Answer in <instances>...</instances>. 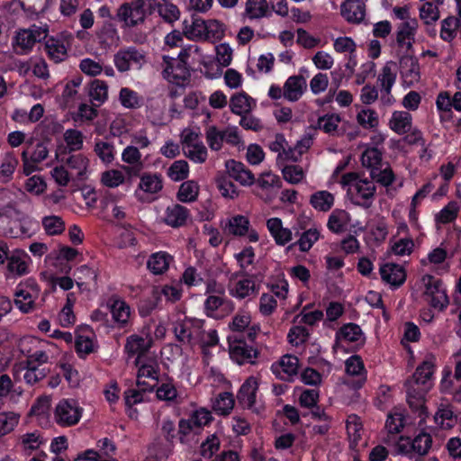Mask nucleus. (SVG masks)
Here are the masks:
<instances>
[{"mask_svg": "<svg viewBox=\"0 0 461 461\" xmlns=\"http://www.w3.org/2000/svg\"><path fill=\"white\" fill-rule=\"evenodd\" d=\"M433 374L434 364L425 360L404 384L408 404L413 411H419L420 417L425 414V395L432 387Z\"/></svg>", "mask_w": 461, "mask_h": 461, "instance_id": "f257e3e1", "label": "nucleus"}, {"mask_svg": "<svg viewBox=\"0 0 461 461\" xmlns=\"http://www.w3.org/2000/svg\"><path fill=\"white\" fill-rule=\"evenodd\" d=\"M40 287L32 278H28L20 283L14 293V303L18 309L24 312H30L35 309V300L40 295Z\"/></svg>", "mask_w": 461, "mask_h": 461, "instance_id": "f03ea898", "label": "nucleus"}, {"mask_svg": "<svg viewBox=\"0 0 461 461\" xmlns=\"http://www.w3.org/2000/svg\"><path fill=\"white\" fill-rule=\"evenodd\" d=\"M146 62L145 52L132 46L120 49L113 55L114 66L121 73L128 72L134 68L140 69Z\"/></svg>", "mask_w": 461, "mask_h": 461, "instance_id": "7ed1b4c3", "label": "nucleus"}, {"mask_svg": "<svg viewBox=\"0 0 461 461\" xmlns=\"http://www.w3.org/2000/svg\"><path fill=\"white\" fill-rule=\"evenodd\" d=\"M82 411L74 399H62L55 407L54 420L60 427H71L79 422Z\"/></svg>", "mask_w": 461, "mask_h": 461, "instance_id": "20e7f679", "label": "nucleus"}, {"mask_svg": "<svg viewBox=\"0 0 461 461\" xmlns=\"http://www.w3.org/2000/svg\"><path fill=\"white\" fill-rule=\"evenodd\" d=\"M432 446L431 436L424 431L419 433L412 440L409 437H400L395 445L397 454L409 455L416 452L420 456H425Z\"/></svg>", "mask_w": 461, "mask_h": 461, "instance_id": "39448f33", "label": "nucleus"}, {"mask_svg": "<svg viewBox=\"0 0 461 461\" xmlns=\"http://www.w3.org/2000/svg\"><path fill=\"white\" fill-rule=\"evenodd\" d=\"M162 75L165 79L177 86L184 85L190 77V71L185 61H177L169 56H163Z\"/></svg>", "mask_w": 461, "mask_h": 461, "instance_id": "423d86ee", "label": "nucleus"}, {"mask_svg": "<svg viewBox=\"0 0 461 461\" xmlns=\"http://www.w3.org/2000/svg\"><path fill=\"white\" fill-rule=\"evenodd\" d=\"M222 229L226 234L233 236H244L248 234V239L250 242H257L259 239L258 232L255 230H249V220L243 215H234L229 218L223 224Z\"/></svg>", "mask_w": 461, "mask_h": 461, "instance_id": "0eeeda50", "label": "nucleus"}, {"mask_svg": "<svg viewBox=\"0 0 461 461\" xmlns=\"http://www.w3.org/2000/svg\"><path fill=\"white\" fill-rule=\"evenodd\" d=\"M14 377L16 381L23 380L28 385H34L46 377L47 370L40 368L38 365L22 361L13 367Z\"/></svg>", "mask_w": 461, "mask_h": 461, "instance_id": "6e6552de", "label": "nucleus"}, {"mask_svg": "<svg viewBox=\"0 0 461 461\" xmlns=\"http://www.w3.org/2000/svg\"><path fill=\"white\" fill-rule=\"evenodd\" d=\"M152 342V338L149 332H142L141 335L133 334L127 338L124 351L130 357L137 356L135 365L139 366L140 357L149 350Z\"/></svg>", "mask_w": 461, "mask_h": 461, "instance_id": "1a4fd4ad", "label": "nucleus"}, {"mask_svg": "<svg viewBox=\"0 0 461 461\" xmlns=\"http://www.w3.org/2000/svg\"><path fill=\"white\" fill-rule=\"evenodd\" d=\"M375 191L376 187L373 181L361 179L355 185V187L350 188L353 203L365 209L370 208L373 203Z\"/></svg>", "mask_w": 461, "mask_h": 461, "instance_id": "9d476101", "label": "nucleus"}, {"mask_svg": "<svg viewBox=\"0 0 461 461\" xmlns=\"http://www.w3.org/2000/svg\"><path fill=\"white\" fill-rule=\"evenodd\" d=\"M299 369V359L293 355H285L276 363L272 364L271 370L283 381L293 382Z\"/></svg>", "mask_w": 461, "mask_h": 461, "instance_id": "9b49d317", "label": "nucleus"}, {"mask_svg": "<svg viewBox=\"0 0 461 461\" xmlns=\"http://www.w3.org/2000/svg\"><path fill=\"white\" fill-rule=\"evenodd\" d=\"M117 17L123 22L126 26H135L144 21L145 12L143 9V2L138 0L131 4L125 3L122 5L117 11Z\"/></svg>", "mask_w": 461, "mask_h": 461, "instance_id": "f8f14e48", "label": "nucleus"}, {"mask_svg": "<svg viewBox=\"0 0 461 461\" xmlns=\"http://www.w3.org/2000/svg\"><path fill=\"white\" fill-rule=\"evenodd\" d=\"M243 337V335L235 336L234 342L230 346V357L239 365L253 363L252 359L256 358L258 355L257 349L247 345Z\"/></svg>", "mask_w": 461, "mask_h": 461, "instance_id": "ddd939ff", "label": "nucleus"}, {"mask_svg": "<svg viewBox=\"0 0 461 461\" xmlns=\"http://www.w3.org/2000/svg\"><path fill=\"white\" fill-rule=\"evenodd\" d=\"M258 389V380L250 376L240 386L237 399L239 403L254 412H258L259 409L256 406V394Z\"/></svg>", "mask_w": 461, "mask_h": 461, "instance_id": "4468645a", "label": "nucleus"}, {"mask_svg": "<svg viewBox=\"0 0 461 461\" xmlns=\"http://www.w3.org/2000/svg\"><path fill=\"white\" fill-rule=\"evenodd\" d=\"M399 64L404 86L410 87L420 81V73L417 58L411 55L402 56Z\"/></svg>", "mask_w": 461, "mask_h": 461, "instance_id": "2eb2a0df", "label": "nucleus"}, {"mask_svg": "<svg viewBox=\"0 0 461 461\" xmlns=\"http://www.w3.org/2000/svg\"><path fill=\"white\" fill-rule=\"evenodd\" d=\"M397 77V66L393 61L386 62L378 76V82L381 85L382 99L387 98L386 103L390 104V95Z\"/></svg>", "mask_w": 461, "mask_h": 461, "instance_id": "dca6fc26", "label": "nucleus"}, {"mask_svg": "<svg viewBox=\"0 0 461 461\" xmlns=\"http://www.w3.org/2000/svg\"><path fill=\"white\" fill-rule=\"evenodd\" d=\"M189 218L190 211L186 207L172 203L165 210L163 222L172 228H179L185 226Z\"/></svg>", "mask_w": 461, "mask_h": 461, "instance_id": "f3484780", "label": "nucleus"}, {"mask_svg": "<svg viewBox=\"0 0 461 461\" xmlns=\"http://www.w3.org/2000/svg\"><path fill=\"white\" fill-rule=\"evenodd\" d=\"M225 167L230 176L241 185L250 186L256 182L253 173L243 163L230 159L226 161Z\"/></svg>", "mask_w": 461, "mask_h": 461, "instance_id": "a211bd4d", "label": "nucleus"}, {"mask_svg": "<svg viewBox=\"0 0 461 461\" xmlns=\"http://www.w3.org/2000/svg\"><path fill=\"white\" fill-rule=\"evenodd\" d=\"M340 14L352 23H361L366 15V5L363 0H345L340 5Z\"/></svg>", "mask_w": 461, "mask_h": 461, "instance_id": "6ab92c4d", "label": "nucleus"}, {"mask_svg": "<svg viewBox=\"0 0 461 461\" xmlns=\"http://www.w3.org/2000/svg\"><path fill=\"white\" fill-rule=\"evenodd\" d=\"M337 340L355 343L356 349L364 346L366 336L359 325L356 323L344 324L336 333Z\"/></svg>", "mask_w": 461, "mask_h": 461, "instance_id": "aec40b11", "label": "nucleus"}, {"mask_svg": "<svg viewBox=\"0 0 461 461\" xmlns=\"http://www.w3.org/2000/svg\"><path fill=\"white\" fill-rule=\"evenodd\" d=\"M285 99L289 102L298 101L307 89V82L303 76L289 77L284 84Z\"/></svg>", "mask_w": 461, "mask_h": 461, "instance_id": "412c9836", "label": "nucleus"}, {"mask_svg": "<svg viewBox=\"0 0 461 461\" xmlns=\"http://www.w3.org/2000/svg\"><path fill=\"white\" fill-rule=\"evenodd\" d=\"M7 270L14 276H21L28 273L30 257L23 250H14L8 254Z\"/></svg>", "mask_w": 461, "mask_h": 461, "instance_id": "4be33fe9", "label": "nucleus"}, {"mask_svg": "<svg viewBox=\"0 0 461 461\" xmlns=\"http://www.w3.org/2000/svg\"><path fill=\"white\" fill-rule=\"evenodd\" d=\"M380 275L384 282L395 287L402 285L406 279L403 267L394 263H387L382 266Z\"/></svg>", "mask_w": 461, "mask_h": 461, "instance_id": "5701e85b", "label": "nucleus"}, {"mask_svg": "<svg viewBox=\"0 0 461 461\" xmlns=\"http://www.w3.org/2000/svg\"><path fill=\"white\" fill-rule=\"evenodd\" d=\"M271 14V8L267 0H247L243 15L249 20H260L270 17Z\"/></svg>", "mask_w": 461, "mask_h": 461, "instance_id": "b1692460", "label": "nucleus"}, {"mask_svg": "<svg viewBox=\"0 0 461 461\" xmlns=\"http://www.w3.org/2000/svg\"><path fill=\"white\" fill-rule=\"evenodd\" d=\"M267 227L277 245L285 246L292 240L291 230L283 227L281 219L276 217L268 219Z\"/></svg>", "mask_w": 461, "mask_h": 461, "instance_id": "393cba45", "label": "nucleus"}, {"mask_svg": "<svg viewBox=\"0 0 461 461\" xmlns=\"http://www.w3.org/2000/svg\"><path fill=\"white\" fill-rule=\"evenodd\" d=\"M418 23L415 19L402 23L398 27L396 35L398 45L401 47H406L407 50H410L412 47Z\"/></svg>", "mask_w": 461, "mask_h": 461, "instance_id": "a878e982", "label": "nucleus"}, {"mask_svg": "<svg viewBox=\"0 0 461 461\" xmlns=\"http://www.w3.org/2000/svg\"><path fill=\"white\" fill-rule=\"evenodd\" d=\"M163 188V179L158 173H144L140 177L138 189L149 194H156Z\"/></svg>", "mask_w": 461, "mask_h": 461, "instance_id": "bb28decb", "label": "nucleus"}, {"mask_svg": "<svg viewBox=\"0 0 461 461\" xmlns=\"http://www.w3.org/2000/svg\"><path fill=\"white\" fill-rule=\"evenodd\" d=\"M411 115L405 111L393 113L389 122L390 128L398 134H404L411 129Z\"/></svg>", "mask_w": 461, "mask_h": 461, "instance_id": "cd10ccee", "label": "nucleus"}, {"mask_svg": "<svg viewBox=\"0 0 461 461\" xmlns=\"http://www.w3.org/2000/svg\"><path fill=\"white\" fill-rule=\"evenodd\" d=\"M110 310L113 319L117 323L118 327H126L131 316L130 306L124 301L114 300L110 306Z\"/></svg>", "mask_w": 461, "mask_h": 461, "instance_id": "c85d7f7f", "label": "nucleus"}, {"mask_svg": "<svg viewBox=\"0 0 461 461\" xmlns=\"http://www.w3.org/2000/svg\"><path fill=\"white\" fill-rule=\"evenodd\" d=\"M203 325V321H176L174 324V333L178 341L182 343H191L192 339L194 337V332L192 331V326L197 327L200 329Z\"/></svg>", "mask_w": 461, "mask_h": 461, "instance_id": "c756f323", "label": "nucleus"}, {"mask_svg": "<svg viewBox=\"0 0 461 461\" xmlns=\"http://www.w3.org/2000/svg\"><path fill=\"white\" fill-rule=\"evenodd\" d=\"M206 22L202 18L193 16L191 24H187L185 21L184 32L185 36L192 40H203L206 39Z\"/></svg>", "mask_w": 461, "mask_h": 461, "instance_id": "7c9ffc66", "label": "nucleus"}, {"mask_svg": "<svg viewBox=\"0 0 461 461\" xmlns=\"http://www.w3.org/2000/svg\"><path fill=\"white\" fill-rule=\"evenodd\" d=\"M253 99L245 93H240L231 96L230 100V107L232 113L238 115L249 113Z\"/></svg>", "mask_w": 461, "mask_h": 461, "instance_id": "2f4dec72", "label": "nucleus"}, {"mask_svg": "<svg viewBox=\"0 0 461 461\" xmlns=\"http://www.w3.org/2000/svg\"><path fill=\"white\" fill-rule=\"evenodd\" d=\"M199 185L194 180L183 182L176 193V198L181 203H193L197 200Z\"/></svg>", "mask_w": 461, "mask_h": 461, "instance_id": "473e14b6", "label": "nucleus"}, {"mask_svg": "<svg viewBox=\"0 0 461 461\" xmlns=\"http://www.w3.org/2000/svg\"><path fill=\"white\" fill-rule=\"evenodd\" d=\"M88 95L95 106L101 105L108 97V86L104 81L95 79L89 85Z\"/></svg>", "mask_w": 461, "mask_h": 461, "instance_id": "72a5a7b5", "label": "nucleus"}, {"mask_svg": "<svg viewBox=\"0 0 461 461\" xmlns=\"http://www.w3.org/2000/svg\"><path fill=\"white\" fill-rule=\"evenodd\" d=\"M170 260L171 257L166 252H157L149 257L147 267L153 274L160 275L168 268Z\"/></svg>", "mask_w": 461, "mask_h": 461, "instance_id": "f704fd0d", "label": "nucleus"}, {"mask_svg": "<svg viewBox=\"0 0 461 461\" xmlns=\"http://www.w3.org/2000/svg\"><path fill=\"white\" fill-rule=\"evenodd\" d=\"M45 49L50 57L55 63L63 61L67 56V48L63 42L55 38H50L45 42Z\"/></svg>", "mask_w": 461, "mask_h": 461, "instance_id": "c9c22d12", "label": "nucleus"}, {"mask_svg": "<svg viewBox=\"0 0 461 461\" xmlns=\"http://www.w3.org/2000/svg\"><path fill=\"white\" fill-rule=\"evenodd\" d=\"M310 203L321 212H328L334 204V196L328 191H318L311 195Z\"/></svg>", "mask_w": 461, "mask_h": 461, "instance_id": "e433bc0d", "label": "nucleus"}, {"mask_svg": "<svg viewBox=\"0 0 461 461\" xmlns=\"http://www.w3.org/2000/svg\"><path fill=\"white\" fill-rule=\"evenodd\" d=\"M349 220L348 213L344 210H334L329 217L327 226L334 233L344 231Z\"/></svg>", "mask_w": 461, "mask_h": 461, "instance_id": "4c0bfd02", "label": "nucleus"}, {"mask_svg": "<svg viewBox=\"0 0 461 461\" xmlns=\"http://www.w3.org/2000/svg\"><path fill=\"white\" fill-rule=\"evenodd\" d=\"M320 238V231L317 228H310L309 230L303 231L300 239L293 243L291 246L288 247V249H291L296 245H298L299 249L302 252H307L309 251L313 244L319 240Z\"/></svg>", "mask_w": 461, "mask_h": 461, "instance_id": "58836bf2", "label": "nucleus"}, {"mask_svg": "<svg viewBox=\"0 0 461 461\" xmlns=\"http://www.w3.org/2000/svg\"><path fill=\"white\" fill-rule=\"evenodd\" d=\"M183 151L185 156L194 163L202 164L206 161L208 157L207 149L203 142L184 145Z\"/></svg>", "mask_w": 461, "mask_h": 461, "instance_id": "ea45409f", "label": "nucleus"}, {"mask_svg": "<svg viewBox=\"0 0 461 461\" xmlns=\"http://www.w3.org/2000/svg\"><path fill=\"white\" fill-rule=\"evenodd\" d=\"M458 212V203L451 201L435 215V221L437 224L450 223L456 219Z\"/></svg>", "mask_w": 461, "mask_h": 461, "instance_id": "a19ab883", "label": "nucleus"}, {"mask_svg": "<svg viewBox=\"0 0 461 461\" xmlns=\"http://www.w3.org/2000/svg\"><path fill=\"white\" fill-rule=\"evenodd\" d=\"M256 293L255 282L251 279H241L236 282L230 294L238 299H244Z\"/></svg>", "mask_w": 461, "mask_h": 461, "instance_id": "79ce46f5", "label": "nucleus"}, {"mask_svg": "<svg viewBox=\"0 0 461 461\" xmlns=\"http://www.w3.org/2000/svg\"><path fill=\"white\" fill-rule=\"evenodd\" d=\"M99 43L104 47L118 46L120 37L117 30L112 24H104L98 33Z\"/></svg>", "mask_w": 461, "mask_h": 461, "instance_id": "37998d69", "label": "nucleus"}, {"mask_svg": "<svg viewBox=\"0 0 461 461\" xmlns=\"http://www.w3.org/2000/svg\"><path fill=\"white\" fill-rule=\"evenodd\" d=\"M234 402V397L231 393H221L213 402V410L221 415H227L233 409Z\"/></svg>", "mask_w": 461, "mask_h": 461, "instance_id": "c03bdc74", "label": "nucleus"}, {"mask_svg": "<svg viewBox=\"0 0 461 461\" xmlns=\"http://www.w3.org/2000/svg\"><path fill=\"white\" fill-rule=\"evenodd\" d=\"M419 11L420 18L427 25L434 24L440 18L438 6L427 0L420 7Z\"/></svg>", "mask_w": 461, "mask_h": 461, "instance_id": "a18cd8bd", "label": "nucleus"}, {"mask_svg": "<svg viewBox=\"0 0 461 461\" xmlns=\"http://www.w3.org/2000/svg\"><path fill=\"white\" fill-rule=\"evenodd\" d=\"M205 139L210 149L218 151L222 148L224 131H220L214 125L208 126L205 129Z\"/></svg>", "mask_w": 461, "mask_h": 461, "instance_id": "49530a36", "label": "nucleus"}, {"mask_svg": "<svg viewBox=\"0 0 461 461\" xmlns=\"http://www.w3.org/2000/svg\"><path fill=\"white\" fill-rule=\"evenodd\" d=\"M362 165L371 170L382 166V151L377 148H367L361 157Z\"/></svg>", "mask_w": 461, "mask_h": 461, "instance_id": "de8ad7c7", "label": "nucleus"}, {"mask_svg": "<svg viewBox=\"0 0 461 461\" xmlns=\"http://www.w3.org/2000/svg\"><path fill=\"white\" fill-rule=\"evenodd\" d=\"M157 10L162 19L170 23L178 20L180 15L177 6L167 0H162V2L158 3Z\"/></svg>", "mask_w": 461, "mask_h": 461, "instance_id": "09e8293b", "label": "nucleus"}, {"mask_svg": "<svg viewBox=\"0 0 461 461\" xmlns=\"http://www.w3.org/2000/svg\"><path fill=\"white\" fill-rule=\"evenodd\" d=\"M189 166L185 160H176L167 169V176L173 181H182L188 176Z\"/></svg>", "mask_w": 461, "mask_h": 461, "instance_id": "8fccbe9b", "label": "nucleus"}, {"mask_svg": "<svg viewBox=\"0 0 461 461\" xmlns=\"http://www.w3.org/2000/svg\"><path fill=\"white\" fill-rule=\"evenodd\" d=\"M43 228L48 235H58L65 230V223L59 216L50 215L42 219Z\"/></svg>", "mask_w": 461, "mask_h": 461, "instance_id": "3c124183", "label": "nucleus"}, {"mask_svg": "<svg viewBox=\"0 0 461 461\" xmlns=\"http://www.w3.org/2000/svg\"><path fill=\"white\" fill-rule=\"evenodd\" d=\"M370 175L373 180H375L377 183L385 187L391 185L395 178L394 174L389 166L384 168H382L380 166L371 170Z\"/></svg>", "mask_w": 461, "mask_h": 461, "instance_id": "603ef678", "label": "nucleus"}, {"mask_svg": "<svg viewBox=\"0 0 461 461\" xmlns=\"http://www.w3.org/2000/svg\"><path fill=\"white\" fill-rule=\"evenodd\" d=\"M20 415L13 412H1L0 413V437L5 436L14 430V427L18 424Z\"/></svg>", "mask_w": 461, "mask_h": 461, "instance_id": "864d4df0", "label": "nucleus"}, {"mask_svg": "<svg viewBox=\"0 0 461 461\" xmlns=\"http://www.w3.org/2000/svg\"><path fill=\"white\" fill-rule=\"evenodd\" d=\"M459 20L454 16L444 19L441 23L440 37L446 41H451L456 37V29Z\"/></svg>", "mask_w": 461, "mask_h": 461, "instance_id": "5fc2aeb1", "label": "nucleus"}, {"mask_svg": "<svg viewBox=\"0 0 461 461\" xmlns=\"http://www.w3.org/2000/svg\"><path fill=\"white\" fill-rule=\"evenodd\" d=\"M64 140L72 151L82 149L84 136L80 131L75 129H68L64 133Z\"/></svg>", "mask_w": 461, "mask_h": 461, "instance_id": "6e6d98bb", "label": "nucleus"}, {"mask_svg": "<svg viewBox=\"0 0 461 461\" xmlns=\"http://www.w3.org/2000/svg\"><path fill=\"white\" fill-rule=\"evenodd\" d=\"M422 281L425 285V295L427 297L446 293V290L443 287V283L440 279H437L430 275H427L423 276Z\"/></svg>", "mask_w": 461, "mask_h": 461, "instance_id": "4d7b16f0", "label": "nucleus"}, {"mask_svg": "<svg viewBox=\"0 0 461 461\" xmlns=\"http://www.w3.org/2000/svg\"><path fill=\"white\" fill-rule=\"evenodd\" d=\"M358 123L366 129L375 128L378 125V116L372 109H363L357 116Z\"/></svg>", "mask_w": 461, "mask_h": 461, "instance_id": "13d9d810", "label": "nucleus"}, {"mask_svg": "<svg viewBox=\"0 0 461 461\" xmlns=\"http://www.w3.org/2000/svg\"><path fill=\"white\" fill-rule=\"evenodd\" d=\"M310 336L308 330L303 326H294L290 329L287 339L293 346H299L304 343Z\"/></svg>", "mask_w": 461, "mask_h": 461, "instance_id": "bf43d9fd", "label": "nucleus"}, {"mask_svg": "<svg viewBox=\"0 0 461 461\" xmlns=\"http://www.w3.org/2000/svg\"><path fill=\"white\" fill-rule=\"evenodd\" d=\"M76 351L79 357H85L95 350L93 340L86 336L77 335L75 340Z\"/></svg>", "mask_w": 461, "mask_h": 461, "instance_id": "052dcab7", "label": "nucleus"}, {"mask_svg": "<svg viewBox=\"0 0 461 461\" xmlns=\"http://www.w3.org/2000/svg\"><path fill=\"white\" fill-rule=\"evenodd\" d=\"M94 150L98 158L105 164H109L114 159L113 146L108 142L97 141Z\"/></svg>", "mask_w": 461, "mask_h": 461, "instance_id": "680f3d73", "label": "nucleus"}, {"mask_svg": "<svg viewBox=\"0 0 461 461\" xmlns=\"http://www.w3.org/2000/svg\"><path fill=\"white\" fill-rule=\"evenodd\" d=\"M339 122L340 117L339 114H326L318 119V127L326 133H332L337 130Z\"/></svg>", "mask_w": 461, "mask_h": 461, "instance_id": "e2e57ef3", "label": "nucleus"}, {"mask_svg": "<svg viewBox=\"0 0 461 461\" xmlns=\"http://www.w3.org/2000/svg\"><path fill=\"white\" fill-rule=\"evenodd\" d=\"M282 173L285 180L291 184H298L304 177V172L303 168L295 165L285 166L283 168Z\"/></svg>", "mask_w": 461, "mask_h": 461, "instance_id": "0e129e2a", "label": "nucleus"}, {"mask_svg": "<svg viewBox=\"0 0 461 461\" xmlns=\"http://www.w3.org/2000/svg\"><path fill=\"white\" fill-rule=\"evenodd\" d=\"M28 29L21 30L15 36V43L25 53L32 49L36 43Z\"/></svg>", "mask_w": 461, "mask_h": 461, "instance_id": "69168bd1", "label": "nucleus"}, {"mask_svg": "<svg viewBox=\"0 0 461 461\" xmlns=\"http://www.w3.org/2000/svg\"><path fill=\"white\" fill-rule=\"evenodd\" d=\"M102 182L108 187H117L124 182V176L122 171L113 169L102 174Z\"/></svg>", "mask_w": 461, "mask_h": 461, "instance_id": "338daca9", "label": "nucleus"}, {"mask_svg": "<svg viewBox=\"0 0 461 461\" xmlns=\"http://www.w3.org/2000/svg\"><path fill=\"white\" fill-rule=\"evenodd\" d=\"M120 101L122 106L126 108H136L140 106L138 94L127 87H123L120 91Z\"/></svg>", "mask_w": 461, "mask_h": 461, "instance_id": "774afa93", "label": "nucleus"}]
</instances>
